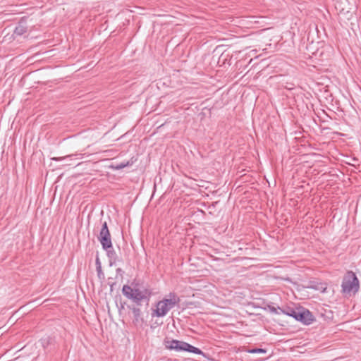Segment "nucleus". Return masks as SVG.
I'll list each match as a JSON object with an SVG mask.
<instances>
[{
    "label": "nucleus",
    "mask_w": 361,
    "mask_h": 361,
    "mask_svg": "<svg viewBox=\"0 0 361 361\" xmlns=\"http://www.w3.org/2000/svg\"><path fill=\"white\" fill-rule=\"evenodd\" d=\"M122 293L133 301L144 302L145 309H147L152 291L147 288H140L135 286L133 288L128 285H124L122 288Z\"/></svg>",
    "instance_id": "nucleus-1"
},
{
    "label": "nucleus",
    "mask_w": 361,
    "mask_h": 361,
    "mask_svg": "<svg viewBox=\"0 0 361 361\" xmlns=\"http://www.w3.org/2000/svg\"><path fill=\"white\" fill-rule=\"evenodd\" d=\"M180 301V298L174 292H171L156 304V308L152 312V317H163L169 310L173 309Z\"/></svg>",
    "instance_id": "nucleus-2"
},
{
    "label": "nucleus",
    "mask_w": 361,
    "mask_h": 361,
    "mask_svg": "<svg viewBox=\"0 0 361 361\" xmlns=\"http://www.w3.org/2000/svg\"><path fill=\"white\" fill-rule=\"evenodd\" d=\"M163 343L165 348L170 350L188 352L206 357V354L202 350L183 341L166 338Z\"/></svg>",
    "instance_id": "nucleus-3"
},
{
    "label": "nucleus",
    "mask_w": 361,
    "mask_h": 361,
    "mask_svg": "<svg viewBox=\"0 0 361 361\" xmlns=\"http://www.w3.org/2000/svg\"><path fill=\"white\" fill-rule=\"evenodd\" d=\"M342 292L344 294H355L360 288L359 280L353 271H348L343 276L342 284Z\"/></svg>",
    "instance_id": "nucleus-4"
},
{
    "label": "nucleus",
    "mask_w": 361,
    "mask_h": 361,
    "mask_svg": "<svg viewBox=\"0 0 361 361\" xmlns=\"http://www.w3.org/2000/svg\"><path fill=\"white\" fill-rule=\"evenodd\" d=\"M98 240L102 245V249L111 248V236L106 221L103 222L102 224Z\"/></svg>",
    "instance_id": "nucleus-5"
},
{
    "label": "nucleus",
    "mask_w": 361,
    "mask_h": 361,
    "mask_svg": "<svg viewBox=\"0 0 361 361\" xmlns=\"http://www.w3.org/2000/svg\"><path fill=\"white\" fill-rule=\"evenodd\" d=\"M294 319L305 325H309L315 320L312 313L309 310L305 308L298 309Z\"/></svg>",
    "instance_id": "nucleus-6"
},
{
    "label": "nucleus",
    "mask_w": 361,
    "mask_h": 361,
    "mask_svg": "<svg viewBox=\"0 0 361 361\" xmlns=\"http://www.w3.org/2000/svg\"><path fill=\"white\" fill-rule=\"evenodd\" d=\"M128 308L130 309L133 314V323L135 325L142 324L144 322V319L142 317V312L140 307H137V306H128Z\"/></svg>",
    "instance_id": "nucleus-7"
},
{
    "label": "nucleus",
    "mask_w": 361,
    "mask_h": 361,
    "mask_svg": "<svg viewBox=\"0 0 361 361\" xmlns=\"http://www.w3.org/2000/svg\"><path fill=\"white\" fill-rule=\"evenodd\" d=\"M28 30L26 20L24 18H21L18 22V25L14 29L13 35L21 36L26 33Z\"/></svg>",
    "instance_id": "nucleus-8"
},
{
    "label": "nucleus",
    "mask_w": 361,
    "mask_h": 361,
    "mask_svg": "<svg viewBox=\"0 0 361 361\" xmlns=\"http://www.w3.org/2000/svg\"><path fill=\"white\" fill-rule=\"evenodd\" d=\"M308 288L313 290H319L321 293H325L327 289V284L326 283L310 281Z\"/></svg>",
    "instance_id": "nucleus-9"
},
{
    "label": "nucleus",
    "mask_w": 361,
    "mask_h": 361,
    "mask_svg": "<svg viewBox=\"0 0 361 361\" xmlns=\"http://www.w3.org/2000/svg\"><path fill=\"white\" fill-rule=\"evenodd\" d=\"M106 252V255L108 258L110 259V264L111 265L113 263H115L116 261H119L118 258V255L116 251L113 248V245H111V248L103 249Z\"/></svg>",
    "instance_id": "nucleus-10"
},
{
    "label": "nucleus",
    "mask_w": 361,
    "mask_h": 361,
    "mask_svg": "<svg viewBox=\"0 0 361 361\" xmlns=\"http://www.w3.org/2000/svg\"><path fill=\"white\" fill-rule=\"evenodd\" d=\"M280 312L282 314H284L286 315L292 317L293 318H295L298 309H294L293 307L286 306L283 307H279Z\"/></svg>",
    "instance_id": "nucleus-11"
},
{
    "label": "nucleus",
    "mask_w": 361,
    "mask_h": 361,
    "mask_svg": "<svg viewBox=\"0 0 361 361\" xmlns=\"http://www.w3.org/2000/svg\"><path fill=\"white\" fill-rule=\"evenodd\" d=\"M134 163V161L133 160V158L127 161H123L119 164H116L115 165H111V168L114 170H121L126 166H132Z\"/></svg>",
    "instance_id": "nucleus-12"
},
{
    "label": "nucleus",
    "mask_w": 361,
    "mask_h": 361,
    "mask_svg": "<svg viewBox=\"0 0 361 361\" xmlns=\"http://www.w3.org/2000/svg\"><path fill=\"white\" fill-rule=\"evenodd\" d=\"M245 351L250 354H258V353H266L267 350L264 348H249L247 347H244Z\"/></svg>",
    "instance_id": "nucleus-13"
},
{
    "label": "nucleus",
    "mask_w": 361,
    "mask_h": 361,
    "mask_svg": "<svg viewBox=\"0 0 361 361\" xmlns=\"http://www.w3.org/2000/svg\"><path fill=\"white\" fill-rule=\"evenodd\" d=\"M279 307H276L272 305H268V309L270 311V312L275 314H279L281 313V312H280Z\"/></svg>",
    "instance_id": "nucleus-14"
},
{
    "label": "nucleus",
    "mask_w": 361,
    "mask_h": 361,
    "mask_svg": "<svg viewBox=\"0 0 361 361\" xmlns=\"http://www.w3.org/2000/svg\"><path fill=\"white\" fill-rule=\"evenodd\" d=\"M97 276L99 279H104V274L102 271V268L96 269Z\"/></svg>",
    "instance_id": "nucleus-15"
},
{
    "label": "nucleus",
    "mask_w": 361,
    "mask_h": 361,
    "mask_svg": "<svg viewBox=\"0 0 361 361\" xmlns=\"http://www.w3.org/2000/svg\"><path fill=\"white\" fill-rule=\"evenodd\" d=\"M73 156H74L73 154H71V155H68V156H66L63 157H54V158H52V159L55 160V161H61V160L66 159V158H71V159L72 160V157Z\"/></svg>",
    "instance_id": "nucleus-16"
},
{
    "label": "nucleus",
    "mask_w": 361,
    "mask_h": 361,
    "mask_svg": "<svg viewBox=\"0 0 361 361\" xmlns=\"http://www.w3.org/2000/svg\"><path fill=\"white\" fill-rule=\"evenodd\" d=\"M95 264H96V269H99V267L102 268V264H101V262H100L99 257H96Z\"/></svg>",
    "instance_id": "nucleus-17"
},
{
    "label": "nucleus",
    "mask_w": 361,
    "mask_h": 361,
    "mask_svg": "<svg viewBox=\"0 0 361 361\" xmlns=\"http://www.w3.org/2000/svg\"><path fill=\"white\" fill-rule=\"evenodd\" d=\"M135 302L134 305H133L132 306H137V307H140L141 308V306L142 305V303H144V302H137V301H133Z\"/></svg>",
    "instance_id": "nucleus-18"
},
{
    "label": "nucleus",
    "mask_w": 361,
    "mask_h": 361,
    "mask_svg": "<svg viewBox=\"0 0 361 361\" xmlns=\"http://www.w3.org/2000/svg\"><path fill=\"white\" fill-rule=\"evenodd\" d=\"M123 271L121 268L116 269V274H120L122 276Z\"/></svg>",
    "instance_id": "nucleus-19"
},
{
    "label": "nucleus",
    "mask_w": 361,
    "mask_h": 361,
    "mask_svg": "<svg viewBox=\"0 0 361 361\" xmlns=\"http://www.w3.org/2000/svg\"><path fill=\"white\" fill-rule=\"evenodd\" d=\"M113 285H114V284L111 285V290H112V289H113Z\"/></svg>",
    "instance_id": "nucleus-20"
}]
</instances>
